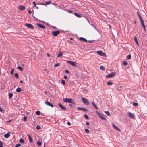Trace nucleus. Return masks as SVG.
Returning <instances> with one entry per match:
<instances>
[{"instance_id": "f257e3e1", "label": "nucleus", "mask_w": 147, "mask_h": 147, "mask_svg": "<svg viewBox=\"0 0 147 147\" xmlns=\"http://www.w3.org/2000/svg\"><path fill=\"white\" fill-rule=\"evenodd\" d=\"M63 101L66 103H71L73 104H74L75 102L74 100L71 98H64L63 99Z\"/></svg>"}, {"instance_id": "f03ea898", "label": "nucleus", "mask_w": 147, "mask_h": 147, "mask_svg": "<svg viewBox=\"0 0 147 147\" xmlns=\"http://www.w3.org/2000/svg\"><path fill=\"white\" fill-rule=\"evenodd\" d=\"M116 75V73L115 72H112L111 74H109L107 75L106 76V78H110L112 77H114Z\"/></svg>"}, {"instance_id": "7ed1b4c3", "label": "nucleus", "mask_w": 147, "mask_h": 147, "mask_svg": "<svg viewBox=\"0 0 147 147\" xmlns=\"http://www.w3.org/2000/svg\"><path fill=\"white\" fill-rule=\"evenodd\" d=\"M97 53L100 56L105 57L106 56V55L105 53L102 52L101 51H97Z\"/></svg>"}, {"instance_id": "20e7f679", "label": "nucleus", "mask_w": 147, "mask_h": 147, "mask_svg": "<svg viewBox=\"0 0 147 147\" xmlns=\"http://www.w3.org/2000/svg\"><path fill=\"white\" fill-rule=\"evenodd\" d=\"M67 63L70 64L71 65L74 67L77 66V65H76V63L75 61H67Z\"/></svg>"}, {"instance_id": "39448f33", "label": "nucleus", "mask_w": 147, "mask_h": 147, "mask_svg": "<svg viewBox=\"0 0 147 147\" xmlns=\"http://www.w3.org/2000/svg\"><path fill=\"white\" fill-rule=\"evenodd\" d=\"M60 32L59 31H53L51 33V34L53 36H57Z\"/></svg>"}, {"instance_id": "423d86ee", "label": "nucleus", "mask_w": 147, "mask_h": 147, "mask_svg": "<svg viewBox=\"0 0 147 147\" xmlns=\"http://www.w3.org/2000/svg\"><path fill=\"white\" fill-rule=\"evenodd\" d=\"M81 99L83 102L86 105H89V103L88 100L82 97Z\"/></svg>"}, {"instance_id": "0eeeda50", "label": "nucleus", "mask_w": 147, "mask_h": 147, "mask_svg": "<svg viewBox=\"0 0 147 147\" xmlns=\"http://www.w3.org/2000/svg\"><path fill=\"white\" fill-rule=\"evenodd\" d=\"M25 25L27 27L30 29H33L34 28V26L32 24H30L26 23L25 24Z\"/></svg>"}, {"instance_id": "6e6552de", "label": "nucleus", "mask_w": 147, "mask_h": 147, "mask_svg": "<svg viewBox=\"0 0 147 147\" xmlns=\"http://www.w3.org/2000/svg\"><path fill=\"white\" fill-rule=\"evenodd\" d=\"M128 115L132 119L134 118V115L133 113L130 112H128Z\"/></svg>"}, {"instance_id": "1a4fd4ad", "label": "nucleus", "mask_w": 147, "mask_h": 147, "mask_svg": "<svg viewBox=\"0 0 147 147\" xmlns=\"http://www.w3.org/2000/svg\"><path fill=\"white\" fill-rule=\"evenodd\" d=\"M38 26L40 28H42V29H44L45 28V26L43 25L40 24L39 23H38L37 24Z\"/></svg>"}, {"instance_id": "9d476101", "label": "nucleus", "mask_w": 147, "mask_h": 147, "mask_svg": "<svg viewBox=\"0 0 147 147\" xmlns=\"http://www.w3.org/2000/svg\"><path fill=\"white\" fill-rule=\"evenodd\" d=\"M79 40L80 41H83L85 42H87V40L86 39L82 37H80L79 38Z\"/></svg>"}, {"instance_id": "9b49d317", "label": "nucleus", "mask_w": 147, "mask_h": 147, "mask_svg": "<svg viewBox=\"0 0 147 147\" xmlns=\"http://www.w3.org/2000/svg\"><path fill=\"white\" fill-rule=\"evenodd\" d=\"M24 6L22 5H20L18 7V9L20 10H23L25 9Z\"/></svg>"}, {"instance_id": "f8f14e48", "label": "nucleus", "mask_w": 147, "mask_h": 147, "mask_svg": "<svg viewBox=\"0 0 147 147\" xmlns=\"http://www.w3.org/2000/svg\"><path fill=\"white\" fill-rule=\"evenodd\" d=\"M58 105L61 107V108L63 110H65V111H66V108L64 107L63 105H62L61 104L59 103H58Z\"/></svg>"}, {"instance_id": "ddd939ff", "label": "nucleus", "mask_w": 147, "mask_h": 147, "mask_svg": "<svg viewBox=\"0 0 147 147\" xmlns=\"http://www.w3.org/2000/svg\"><path fill=\"white\" fill-rule=\"evenodd\" d=\"M45 103L47 105L50 106L52 107H53V105L49 102H45Z\"/></svg>"}, {"instance_id": "4468645a", "label": "nucleus", "mask_w": 147, "mask_h": 147, "mask_svg": "<svg viewBox=\"0 0 147 147\" xmlns=\"http://www.w3.org/2000/svg\"><path fill=\"white\" fill-rule=\"evenodd\" d=\"M112 125L113 127L115 129L119 131H121V130L120 129H119L118 128V127L115 125L113 123Z\"/></svg>"}, {"instance_id": "2eb2a0df", "label": "nucleus", "mask_w": 147, "mask_h": 147, "mask_svg": "<svg viewBox=\"0 0 147 147\" xmlns=\"http://www.w3.org/2000/svg\"><path fill=\"white\" fill-rule=\"evenodd\" d=\"M78 109L79 110H82L84 111H88L87 109L85 108H82L78 107Z\"/></svg>"}, {"instance_id": "dca6fc26", "label": "nucleus", "mask_w": 147, "mask_h": 147, "mask_svg": "<svg viewBox=\"0 0 147 147\" xmlns=\"http://www.w3.org/2000/svg\"><path fill=\"white\" fill-rule=\"evenodd\" d=\"M42 143L41 140L40 139L37 142V144L39 146V147H40L41 146V145Z\"/></svg>"}, {"instance_id": "f3484780", "label": "nucleus", "mask_w": 147, "mask_h": 147, "mask_svg": "<svg viewBox=\"0 0 147 147\" xmlns=\"http://www.w3.org/2000/svg\"><path fill=\"white\" fill-rule=\"evenodd\" d=\"M102 120H106V119L101 114L98 116Z\"/></svg>"}, {"instance_id": "a211bd4d", "label": "nucleus", "mask_w": 147, "mask_h": 147, "mask_svg": "<svg viewBox=\"0 0 147 147\" xmlns=\"http://www.w3.org/2000/svg\"><path fill=\"white\" fill-rule=\"evenodd\" d=\"M10 136V134L9 133H7V134H5L4 135V136L6 138H7L9 137Z\"/></svg>"}, {"instance_id": "6ab92c4d", "label": "nucleus", "mask_w": 147, "mask_h": 147, "mask_svg": "<svg viewBox=\"0 0 147 147\" xmlns=\"http://www.w3.org/2000/svg\"><path fill=\"white\" fill-rule=\"evenodd\" d=\"M134 40L135 41V42H136V44H137V45L138 46L139 43H138V40H137V37H136L135 36L134 37Z\"/></svg>"}, {"instance_id": "aec40b11", "label": "nucleus", "mask_w": 147, "mask_h": 147, "mask_svg": "<svg viewBox=\"0 0 147 147\" xmlns=\"http://www.w3.org/2000/svg\"><path fill=\"white\" fill-rule=\"evenodd\" d=\"M28 139L30 142H32V139L31 138L30 135H28Z\"/></svg>"}, {"instance_id": "412c9836", "label": "nucleus", "mask_w": 147, "mask_h": 147, "mask_svg": "<svg viewBox=\"0 0 147 147\" xmlns=\"http://www.w3.org/2000/svg\"><path fill=\"white\" fill-rule=\"evenodd\" d=\"M92 104L93 106L95 108H96V109H98V107H97L95 104L93 102H92Z\"/></svg>"}, {"instance_id": "4be33fe9", "label": "nucleus", "mask_w": 147, "mask_h": 147, "mask_svg": "<svg viewBox=\"0 0 147 147\" xmlns=\"http://www.w3.org/2000/svg\"><path fill=\"white\" fill-rule=\"evenodd\" d=\"M140 21L141 24L142 25V27L144 26H145L144 24V21H143V19L140 20Z\"/></svg>"}, {"instance_id": "5701e85b", "label": "nucleus", "mask_w": 147, "mask_h": 147, "mask_svg": "<svg viewBox=\"0 0 147 147\" xmlns=\"http://www.w3.org/2000/svg\"><path fill=\"white\" fill-rule=\"evenodd\" d=\"M131 58V54L128 55L126 57L127 59H130Z\"/></svg>"}, {"instance_id": "b1692460", "label": "nucleus", "mask_w": 147, "mask_h": 147, "mask_svg": "<svg viewBox=\"0 0 147 147\" xmlns=\"http://www.w3.org/2000/svg\"><path fill=\"white\" fill-rule=\"evenodd\" d=\"M51 1H48V2H47L45 3V4H42V5H49V4H51Z\"/></svg>"}, {"instance_id": "393cba45", "label": "nucleus", "mask_w": 147, "mask_h": 147, "mask_svg": "<svg viewBox=\"0 0 147 147\" xmlns=\"http://www.w3.org/2000/svg\"><path fill=\"white\" fill-rule=\"evenodd\" d=\"M63 55V53L62 52H59V53H58V55H57V57H60L61 56Z\"/></svg>"}, {"instance_id": "a878e982", "label": "nucleus", "mask_w": 147, "mask_h": 147, "mask_svg": "<svg viewBox=\"0 0 147 147\" xmlns=\"http://www.w3.org/2000/svg\"><path fill=\"white\" fill-rule=\"evenodd\" d=\"M21 90V89L20 87L16 89V91L18 92H20Z\"/></svg>"}, {"instance_id": "bb28decb", "label": "nucleus", "mask_w": 147, "mask_h": 147, "mask_svg": "<svg viewBox=\"0 0 147 147\" xmlns=\"http://www.w3.org/2000/svg\"><path fill=\"white\" fill-rule=\"evenodd\" d=\"M105 114H107V115L109 116H110L111 115L110 113L108 111H105Z\"/></svg>"}, {"instance_id": "cd10ccee", "label": "nucleus", "mask_w": 147, "mask_h": 147, "mask_svg": "<svg viewBox=\"0 0 147 147\" xmlns=\"http://www.w3.org/2000/svg\"><path fill=\"white\" fill-rule=\"evenodd\" d=\"M32 3L34 4V7H35L36 9H38V7H37L36 5V4L35 3V1H33V2H32Z\"/></svg>"}, {"instance_id": "c85d7f7f", "label": "nucleus", "mask_w": 147, "mask_h": 147, "mask_svg": "<svg viewBox=\"0 0 147 147\" xmlns=\"http://www.w3.org/2000/svg\"><path fill=\"white\" fill-rule=\"evenodd\" d=\"M13 94L12 93H9V99H11L12 97Z\"/></svg>"}, {"instance_id": "c756f323", "label": "nucleus", "mask_w": 147, "mask_h": 147, "mask_svg": "<svg viewBox=\"0 0 147 147\" xmlns=\"http://www.w3.org/2000/svg\"><path fill=\"white\" fill-rule=\"evenodd\" d=\"M122 64L124 65H127L128 64L127 63L126 61H123L122 62Z\"/></svg>"}, {"instance_id": "7c9ffc66", "label": "nucleus", "mask_w": 147, "mask_h": 147, "mask_svg": "<svg viewBox=\"0 0 147 147\" xmlns=\"http://www.w3.org/2000/svg\"><path fill=\"white\" fill-rule=\"evenodd\" d=\"M100 68L101 70H102L104 71L105 70V68L104 67V66H100Z\"/></svg>"}, {"instance_id": "2f4dec72", "label": "nucleus", "mask_w": 147, "mask_h": 147, "mask_svg": "<svg viewBox=\"0 0 147 147\" xmlns=\"http://www.w3.org/2000/svg\"><path fill=\"white\" fill-rule=\"evenodd\" d=\"M75 15L78 17H81V15L77 13H75Z\"/></svg>"}, {"instance_id": "473e14b6", "label": "nucleus", "mask_w": 147, "mask_h": 147, "mask_svg": "<svg viewBox=\"0 0 147 147\" xmlns=\"http://www.w3.org/2000/svg\"><path fill=\"white\" fill-rule=\"evenodd\" d=\"M18 68L21 71H22L23 70V68L20 66H19L18 67Z\"/></svg>"}, {"instance_id": "72a5a7b5", "label": "nucleus", "mask_w": 147, "mask_h": 147, "mask_svg": "<svg viewBox=\"0 0 147 147\" xmlns=\"http://www.w3.org/2000/svg\"><path fill=\"white\" fill-rule=\"evenodd\" d=\"M19 142L21 143H24V141L22 138H21L19 141Z\"/></svg>"}, {"instance_id": "f704fd0d", "label": "nucleus", "mask_w": 147, "mask_h": 147, "mask_svg": "<svg viewBox=\"0 0 147 147\" xmlns=\"http://www.w3.org/2000/svg\"><path fill=\"white\" fill-rule=\"evenodd\" d=\"M51 27L52 28V29L53 30H57V29L56 27L54 26H51Z\"/></svg>"}, {"instance_id": "c9c22d12", "label": "nucleus", "mask_w": 147, "mask_h": 147, "mask_svg": "<svg viewBox=\"0 0 147 147\" xmlns=\"http://www.w3.org/2000/svg\"><path fill=\"white\" fill-rule=\"evenodd\" d=\"M36 114L37 115H39L40 114V112L39 111H37L36 112Z\"/></svg>"}, {"instance_id": "e433bc0d", "label": "nucleus", "mask_w": 147, "mask_h": 147, "mask_svg": "<svg viewBox=\"0 0 147 147\" xmlns=\"http://www.w3.org/2000/svg\"><path fill=\"white\" fill-rule=\"evenodd\" d=\"M61 84L63 85H65V81L64 80H62Z\"/></svg>"}, {"instance_id": "4c0bfd02", "label": "nucleus", "mask_w": 147, "mask_h": 147, "mask_svg": "<svg viewBox=\"0 0 147 147\" xmlns=\"http://www.w3.org/2000/svg\"><path fill=\"white\" fill-rule=\"evenodd\" d=\"M84 117L87 119H89V118L88 117V116H87V115L86 114H85L84 115Z\"/></svg>"}, {"instance_id": "58836bf2", "label": "nucleus", "mask_w": 147, "mask_h": 147, "mask_svg": "<svg viewBox=\"0 0 147 147\" xmlns=\"http://www.w3.org/2000/svg\"><path fill=\"white\" fill-rule=\"evenodd\" d=\"M14 76L16 78H18V75L17 73H16L14 75Z\"/></svg>"}, {"instance_id": "ea45409f", "label": "nucleus", "mask_w": 147, "mask_h": 147, "mask_svg": "<svg viewBox=\"0 0 147 147\" xmlns=\"http://www.w3.org/2000/svg\"><path fill=\"white\" fill-rule=\"evenodd\" d=\"M21 146V145L20 144H17L15 145V147H19Z\"/></svg>"}, {"instance_id": "a19ab883", "label": "nucleus", "mask_w": 147, "mask_h": 147, "mask_svg": "<svg viewBox=\"0 0 147 147\" xmlns=\"http://www.w3.org/2000/svg\"><path fill=\"white\" fill-rule=\"evenodd\" d=\"M137 13L138 14V15L139 16V18L140 20L141 19H142V18L141 16H140V15L139 14V13L138 12H137Z\"/></svg>"}, {"instance_id": "79ce46f5", "label": "nucleus", "mask_w": 147, "mask_h": 147, "mask_svg": "<svg viewBox=\"0 0 147 147\" xmlns=\"http://www.w3.org/2000/svg\"><path fill=\"white\" fill-rule=\"evenodd\" d=\"M107 84L108 85H110L112 84V83L111 82H108L107 83Z\"/></svg>"}, {"instance_id": "37998d69", "label": "nucleus", "mask_w": 147, "mask_h": 147, "mask_svg": "<svg viewBox=\"0 0 147 147\" xmlns=\"http://www.w3.org/2000/svg\"><path fill=\"white\" fill-rule=\"evenodd\" d=\"M14 70V69L13 68V69H12L11 70V71L10 73L11 75H12L13 74Z\"/></svg>"}, {"instance_id": "c03bdc74", "label": "nucleus", "mask_w": 147, "mask_h": 147, "mask_svg": "<svg viewBox=\"0 0 147 147\" xmlns=\"http://www.w3.org/2000/svg\"><path fill=\"white\" fill-rule=\"evenodd\" d=\"M3 146V143L1 141H0V147H2Z\"/></svg>"}, {"instance_id": "a18cd8bd", "label": "nucleus", "mask_w": 147, "mask_h": 147, "mask_svg": "<svg viewBox=\"0 0 147 147\" xmlns=\"http://www.w3.org/2000/svg\"><path fill=\"white\" fill-rule=\"evenodd\" d=\"M36 129H40V126L39 125H37V126H36Z\"/></svg>"}, {"instance_id": "49530a36", "label": "nucleus", "mask_w": 147, "mask_h": 147, "mask_svg": "<svg viewBox=\"0 0 147 147\" xmlns=\"http://www.w3.org/2000/svg\"><path fill=\"white\" fill-rule=\"evenodd\" d=\"M27 119V117L26 116H24V117L23 121H26Z\"/></svg>"}, {"instance_id": "de8ad7c7", "label": "nucleus", "mask_w": 147, "mask_h": 147, "mask_svg": "<svg viewBox=\"0 0 147 147\" xmlns=\"http://www.w3.org/2000/svg\"><path fill=\"white\" fill-rule=\"evenodd\" d=\"M0 111H1L2 113H3L4 112V110L3 109H2L0 107Z\"/></svg>"}, {"instance_id": "09e8293b", "label": "nucleus", "mask_w": 147, "mask_h": 147, "mask_svg": "<svg viewBox=\"0 0 147 147\" xmlns=\"http://www.w3.org/2000/svg\"><path fill=\"white\" fill-rule=\"evenodd\" d=\"M85 131L87 133H89V129H85Z\"/></svg>"}, {"instance_id": "8fccbe9b", "label": "nucleus", "mask_w": 147, "mask_h": 147, "mask_svg": "<svg viewBox=\"0 0 147 147\" xmlns=\"http://www.w3.org/2000/svg\"><path fill=\"white\" fill-rule=\"evenodd\" d=\"M59 64H60V63H58L56 64H55L54 65V66L55 67H57L59 65Z\"/></svg>"}, {"instance_id": "3c124183", "label": "nucleus", "mask_w": 147, "mask_h": 147, "mask_svg": "<svg viewBox=\"0 0 147 147\" xmlns=\"http://www.w3.org/2000/svg\"><path fill=\"white\" fill-rule=\"evenodd\" d=\"M133 105L135 106H137L138 105V104L137 103H134Z\"/></svg>"}, {"instance_id": "603ef678", "label": "nucleus", "mask_w": 147, "mask_h": 147, "mask_svg": "<svg viewBox=\"0 0 147 147\" xmlns=\"http://www.w3.org/2000/svg\"><path fill=\"white\" fill-rule=\"evenodd\" d=\"M93 40H91V41H90V40L88 41L87 40V42H86L92 43V42H93Z\"/></svg>"}, {"instance_id": "864d4df0", "label": "nucleus", "mask_w": 147, "mask_h": 147, "mask_svg": "<svg viewBox=\"0 0 147 147\" xmlns=\"http://www.w3.org/2000/svg\"><path fill=\"white\" fill-rule=\"evenodd\" d=\"M65 72L67 73V74H69V71L68 70H65Z\"/></svg>"}, {"instance_id": "5fc2aeb1", "label": "nucleus", "mask_w": 147, "mask_h": 147, "mask_svg": "<svg viewBox=\"0 0 147 147\" xmlns=\"http://www.w3.org/2000/svg\"><path fill=\"white\" fill-rule=\"evenodd\" d=\"M96 113H97V114H98V115H100V114H101L99 112V111H96Z\"/></svg>"}, {"instance_id": "6e6d98bb", "label": "nucleus", "mask_w": 147, "mask_h": 147, "mask_svg": "<svg viewBox=\"0 0 147 147\" xmlns=\"http://www.w3.org/2000/svg\"><path fill=\"white\" fill-rule=\"evenodd\" d=\"M28 11L29 14H30L31 13V11L30 10H29Z\"/></svg>"}, {"instance_id": "4d7b16f0", "label": "nucleus", "mask_w": 147, "mask_h": 147, "mask_svg": "<svg viewBox=\"0 0 147 147\" xmlns=\"http://www.w3.org/2000/svg\"><path fill=\"white\" fill-rule=\"evenodd\" d=\"M64 78L65 79H67V76H65L64 77Z\"/></svg>"}, {"instance_id": "13d9d810", "label": "nucleus", "mask_w": 147, "mask_h": 147, "mask_svg": "<svg viewBox=\"0 0 147 147\" xmlns=\"http://www.w3.org/2000/svg\"><path fill=\"white\" fill-rule=\"evenodd\" d=\"M86 124L87 125H89V122H86Z\"/></svg>"}, {"instance_id": "bf43d9fd", "label": "nucleus", "mask_w": 147, "mask_h": 147, "mask_svg": "<svg viewBox=\"0 0 147 147\" xmlns=\"http://www.w3.org/2000/svg\"><path fill=\"white\" fill-rule=\"evenodd\" d=\"M67 125H69L70 126V124H71V123H70L69 122H67Z\"/></svg>"}, {"instance_id": "052dcab7", "label": "nucleus", "mask_w": 147, "mask_h": 147, "mask_svg": "<svg viewBox=\"0 0 147 147\" xmlns=\"http://www.w3.org/2000/svg\"><path fill=\"white\" fill-rule=\"evenodd\" d=\"M143 28L144 29V30L146 31V29H145V26H143Z\"/></svg>"}, {"instance_id": "680f3d73", "label": "nucleus", "mask_w": 147, "mask_h": 147, "mask_svg": "<svg viewBox=\"0 0 147 147\" xmlns=\"http://www.w3.org/2000/svg\"><path fill=\"white\" fill-rule=\"evenodd\" d=\"M47 56L48 57H49L50 56V55L49 54H48V53H47Z\"/></svg>"}, {"instance_id": "e2e57ef3", "label": "nucleus", "mask_w": 147, "mask_h": 147, "mask_svg": "<svg viewBox=\"0 0 147 147\" xmlns=\"http://www.w3.org/2000/svg\"><path fill=\"white\" fill-rule=\"evenodd\" d=\"M91 26L93 27H94V28L95 29V26H94L93 24H91Z\"/></svg>"}, {"instance_id": "0e129e2a", "label": "nucleus", "mask_w": 147, "mask_h": 147, "mask_svg": "<svg viewBox=\"0 0 147 147\" xmlns=\"http://www.w3.org/2000/svg\"><path fill=\"white\" fill-rule=\"evenodd\" d=\"M23 82L22 81V80H20V83H22Z\"/></svg>"}, {"instance_id": "69168bd1", "label": "nucleus", "mask_w": 147, "mask_h": 147, "mask_svg": "<svg viewBox=\"0 0 147 147\" xmlns=\"http://www.w3.org/2000/svg\"><path fill=\"white\" fill-rule=\"evenodd\" d=\"M70 40H73V38H70Z\"/></svg>"}, {"instance_id": "338daca9", "label": "nucleus", "mask_w": 147, "mask_h": 147, "mask_svg": "<svg viewBox=\"0 0 147 147\" xmlns=\"http://www.w3.org/2000/svg\"><path fill=\"white\" fill-rule=\"evenodd\" d=\"M45 147V143L44 144V146H43V147Z\"/></svg>"}, {"instance_id": "774afa93", "label": "nucleus", "mask_w": 147, "mask_h": 147, "mask_svg": "<svg viewBox=\"0 0 147 147\" xmlns=\"http://www.w3.org/2000/svg\"><path fill=\"white\" fill-rule=\"evenodd\" d=\"M69 105L70 106H72V105H71V104H69Z\"/></svg>"}]
</instances>
